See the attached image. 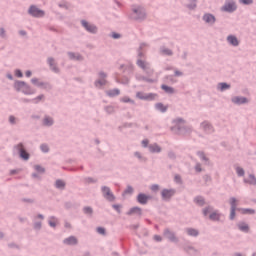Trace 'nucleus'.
I'll list each match as a JSON object with an SVG mask.
<instances>
[{
	"label": "nucleus",
	"instance_id": "nucleus-1",
	"mask_svg": "<svg viewBox=\"0 0 256 256\" xmlns=\"http://www.w3.org/2000/svg\"><path fill=\"white\" fill-rule=\"evenodd\" d=\"M14 89H16V91H22V93H24V95H33V93H35V91L33 89H31V86L26 84L25 81L17 80L14 83Z\"/></svg>",
	"mask_w": 256,
	"mask_h": 256
},
{
	"label": "nucleus",
	"instance_id": "nucleus-2",
	"mask_svg": "<svg viewBox=\"0 0 256 256\" xmlns=\"http://www.w3.org/2000/svg\"><path fill=\"white\" fill-rule=\"evenodd\" d=\"M145 17H147V14L145 13V9L143 7L138 6L137 8L132 9L130 18L134 21H143Z\"/></svg>",
	"mask_w": 256,
	"mask_h": 256
},
{
	"label": "nucleus",
	"instance_id": "nucleus-3",
	"mask_svg": "<svg viewBox=\"0 0 256 256\" xmlns=\"http://www.w3.org/2000/svg\"><path fill=\"white\" fill-rule=\"evenodd\" d=\"M174 123H176V125L172 129H177L181 135H185V133H190L191 128L189 126H185V121L183 119L178 118L174 120Z\"/></svg>",
	"mask_w": 256,
	"mask_h": 256
},
{
	"label": "nucleus",
	"instance_id": "nucleus-4",
	"mask_svg": "<svg viewBox=\"0 0 256 256\" xmlns=\"http://www.w3.org/2000/svg\"><path fill=\"white\" fill-rule=\"evenodd\" d=\"M136 65H138V67H140V69H143L144 72L147 75H153L154 70L153 68H151V64H149V62L142 60L141 58H139L136 62Z\"/></svg>",
	"mask_w": 256,
	"mask_h": 256
},
{
	"label": "nucleus",
	"instance_id": "nucleus-5",
	"mask_svg": "<svg viewBox=\"0 0 256 256\" xmlns=\"http://www.w3.org/2000/svg\"><path fill=\"white\" fill-rule=\"evenodd\" d=\"M15 149L17 153L20 155L21 159H24V161L29 160V153L27 150H25V146H23V143H19L18 145L15 146Z\"/></svg>",
	"mask_w": 256,
	"mask_h": 256
},
{
	"label": "nucleus",
	"instance_id": "nucleus-6",
	"mask_svg": "<svg viewBox=\"0 0 256 256\" xmlns=\"http://www.w3.org/2000/svg\"><path fill=\"white\" fill-rule=\"evenodd\" d=\"M95 87L101 89L104 85H107V73L101 71L99 72V79L94 83Z\"/></svg>",
	"mask_w": 256,
	"mask_h": 256
},
{
	"label": "nucleus",
	"instance_id": "nucleus-7",
	"mask_svg": "<svg viewBox=\"0 0 256 256\" xmlns=\"http://www.w3.org/2000/svg\"><path fill=\"white\" fill-rule=\"evenodd\" d=\"M29 15H31L32 17H45V11L39 9L37 6L35 5H31L29 10H28Z\"/></svg>",
	"mask_w": 256,
	"mask_h": 256
},
{
	"label": "nucleus",
	"instance_id": "nucleus-8",
	"mask_svg": "<svg viewBox=\"0 0 256 256\" xmlns=\"http://www.w3.org/2000/svg\"><path fill=\"white\" fill-rule=\"evenodd\" d=\"M81 24H82V27H84V29L88 31V33H93V34L97 33V26H95L94 24H90L86 20H82Z\"/></svg>",
	"mask_w": 256,
	"mask_h": 256
},
{
	"label": "nucleus",
	"instance_id": "nucleus-9",
	"mask_svg": "<svg viewBox=\"0 0 256 256\" xmlns=\"http://www.w3.org/2000/svg\"><path fill=\"white\" fill-rule=\"evenodd\" d=\"M136 97L138 99H142L144 101H153V99H155V97H157V94H153V93L144 94L143 92H137Z\"/></svg>",
	"mask_w": 256,
	"mask_h": 256
},
{
	"label": "nucleus",
	"instance_id": "nucleus-10",
	"mask_svg": "<svg viewBox=\"0 0 256 256\" xmlns=\"http://www.w3.org/2000/svg\"><path fill=\"white\" fill-rule=\"evenodd\" d=\"M237 9V5L235 2H228L222 7V11H226L227 13H233Z\"/></svg>",
	"mask_w": 256,
	"mask_h": 256
},
{
	"label": "nucleus",
	"instance_id": "nucleus-11",
	"mask_svg": "<svg viewBox=\"0 0 256 256\" xmlns=\"http://www.w3.org/2000/svg\"><path fill=\"white\" fill-rule=\"evenodd\" d=\"M102 193L108 201H115V196H113V193L111 192V189L109 187H103Z\"/></svg>",
	"mask_w": 256,
	"mask_h": 256
},
{
	"label": "nucleus",
	"instance_id": "nucleus-12",
	"mask_svg": "<svg viewBox=\"0 0 256 256\" xmlns=\"http://www.w3.org/2000/svg\"><path fill=\"white\" fill-rule=\"evenodd\" d=\"M232 103H235V105H245V103H249V100L243 96H235L232 98Z\"/></svg>",
	"mask_w": 256,
	"mask_h": 256
},
{
	"label": "nucleus",
	"instance_id": "nucleus-13",
	"mask_svg": "<svg viewBox=\"0 0 256 256\" xmlns=\"http://www.w3.org/2000/svg\"><path fill=\"white\" fill-rule=\"evenodd\" d=\"M48 65L54 73H59V68L57 67V63H55V58L49 57L47 59Z\"/></svg>",
	"mask_w": 256,
	"mask_h": 256
},
{
	"label": "nucleus",
	"instance_id": "nucleus-14",
	"mask_svg": "<svg viewBox=\"0 0 256 256\" xmlns=\"http://www.w3.org/2000/svg\"><path fill=\"white\" fill-rule=\"evenodd\" d=\"M203 21H205V23H208V25H214L216 18L213 14H204L203 16Z\"/></svg>",
	"mask_w": 256,
	"mask_h": 256
},
{
	"label": "nucleus",
	"instance_id": "nucleus-15",
	"mask_svg": "<svg viewBox=\"0 0 256 256\" xmlns=\"http://www.w3.org/2000/svg\"><path fill=\"white\" fill-rule=\"evenodd\" d=\"M148 149L150 153H161V147L157 144H149Z\"/></svg>",
	"mask_w": 256,
	"mask_h": 256
},
{
	"label": "nucleus",
	"instance_id": "nucleus-16",
	"mask_svg": "<svg viewBox=\"0 0 256 256\" xmlns=\"http://www.w3.org/2000/svg\"><path fill=\"white\" fill-rule=\"evenodd\" d=\"M227 41H228V43H230V45H233V47L239 46V40L233 35H229L227 37Z\"/></svg>",
	"mask_w": 256,
	"mask_h": 256
},
{
	"label": "nucleus",
	"instance_id": "nucleus-17",
	"mask_svg": "<svg viewBox=\"0 0 256 256\" xmlns=\"http://www.w3.org/2000/svg\"><path fill=\"white\" fill-rule=\"evenodd\" d=\"M201 127L206 133H211L213 131V126H211V123L207 121L203 122Z\"/></svg>",
	"mask_w": 256,
	"mask_h": 256
},
{
	"label": "nucleus",
	"instance_id": "nucleus-18",
	"mask_svg": "<svg viewBox=\"0 0 256 256\" xmlns=\"http://www.w3.org/2000/svg\"><path fill=\"white\" fill-rule=\"evenodd\" d=\"M77 238L75 236H70L64 239L65 245H77Z\"/></svg>",
	"mask_w": 256,
	"mask_h": 256
},
{
	"label": "nucleus",
	"instance_id": "nucleus-19",
	"mask_svg": "<svg viewBox=\"0 0 256 256\" xmlns=\"http://www.w3.org/2000/svg\"><path fill=\"white\" fill-rule=\"evenodd\" d=\"M138 203H141V205H145L147 201H149V196L145 194H139L137 197Z\"/></svg>",
	"mask_w": 256,
	"mask_h": 256
},
{
	"label": "nucleus",
	"instance_id": "nucleus-20",
	"mask_svg": "<svg viewBox=\"0 0 256 256\" xmlns=\"http://www.w3.org/2000/svg\"><path fill=\"white\" fill-rule=\"evenodd\" d=\"M120 94H121V90L117 88L106 91V95H108V97H117Z\"/></svg>",
	"mask_w": 256,
	"mask_h": 256
},
{
	"label": "nucleus",
	"instance_id": "nucleus-21",
	"mask_svg": "<svg viewBox=\"0 0 256 256\" xmlns=\"http://www.w3.org/2000/svg\"><path fill=\"white\" fill-rule=\"evenodd\" d=\"M68 57L74 61H83V56H81V54H75L73 52H68Z\"/></svg>",
	"mask_w": 256,
	"mask_h": 256
},
{
	"label": "nucleus",
	"instance_id": "nucleus-22",
	"mask_svg": "<svg viewBox=\"0 0 256 256\" xmlns=\"http://www.w3.org/2000/svg\"><path fill=\"white\" fill-rule=\"evenodd\" d=\"M173 195H175V191H173V190H163L162 191L163 199H170V197H173Z\"/></svg>",
	"mask_w": 256,
	"mask_h": 256
},
{
	"label": "nucleus",
	"instance_id": "nucleus-23",
	"mask_svg": "<svg viewBox=\"0 0 256 256\" xmlns=\"http://www.w3.org/2000/svg\"><path fill=\"white\" fill-rule=\"evenodd\" d=\"M161 89H163V91H165V93H168L169 95H173V93H175V89L173 87L167 86L165 84L161 86Z\"/></svg>",
	"mask_w": 256,
	"mask_h": 256
},
{
	"label": "nucleus",
	"instance_id": "nucleus-24",
	"mask_svg": "<svg viewBox=\"0 0 256 256\" xmlns=\"http://www.w3.org/2000/svg\"><path fill=\"white\" fill-rule=\"evenodd\" d=\"M245 183H248L249 185H256V178L253 175H249L247 178L244 179Z\"/></svg>",
	"mask_w": 256,
	"mask_h": 256
},
{
	"label": "nucleus",
	"instance_id": "nucleus-25",
	"mask_svg": "<svg viewBox=\"0 0 256 256\" xmlns=\"http://www.w3.org/2000/svg\"><path fill=\"white\" fill-rule=\"evenodd\" d=\"M238 211L240 213H242V215H253L255 213V210H253V209H245V208H240V209H238Z\"/></svg>",
	"mask_w": 256,
	"mask_h": 256
},
{
	"label": "nucleus",
	"instance_id": "nucleus-26",
	"mask_svg": "<svg viewBox=\"0 0 256 256\" xmlns=\"http://www.w3.org/2000/svg\"><path fill=\"white\" fill-rule=\"evenodd\" d=\"M43 125H45L46 127H51V125H53V118L45 116Z\"/></svg>",
	"mask_w": 256,
	"mask_h": 256
},
{
	"label": "nucleus",
	"instance_id": "nucleus-27",
	"mask_svg": "<svg viewBox=\"0 0 256 256\" xmlns=\"http://www.w3.org/2000/svg\"><path fill=\"white\" fill-rule=\"evenodd\" d=\"M155 108L158 110V111H161V113H165L167 111V106L163 105V103H157L155 105Z\"/></svg>",
	"mask_w": 256,
	"mask_h": 256
},
{
	"label": "nucleus",
	"instance_id": "nucleus-28",
	"mask_svg": "<svg viewBox=\"0 0 256 256\" xmlns=\"http://www.w3.org/2000/svg\"><path fill=\"white\" fill-rule=\"evenodd\" d=\"M221 217V214L217 213V212H212L209 216V218L211 219V221H219Z\"/></svg>",
	"mask_w": 256,
	"mask_h": 256
},
{
	"label": "nucleus",
	"instance_id": "nucleus-29",
	"mask_svg": "<svg viewBox=\"0 0 256 256\" xmlns=\"http://www.w3.org/2000/svg\"><path fill=\"white\" fill-rule=\"evenodd\" d=\"M218 89H220V91H225V89H231V85L222 82L218 84Z\"/></svg>",
	"mask_w": 256,
	"mask_h": 256
},
{
	"label": "nucleus",
	"instance_id": "nucleus-30",
	"mask_svg": "<svg viewBox=\"0 0 256 256\" xmlns=\"http://www.w3.org/2000/svg\"><path fill=\"white\" fill-rule=\"evenodd\" d=\"M240 231H244V233H249V225L245 224V223H240L238 225Z\"/></svg>",
	"mask_w": 256,
	"mask_h": 256
},
{
	"label": "nucleus",
	"instance_id": "nucleus-31",
	"mask_svg": "<svg viewBox=\"0 0 256 256\" xmlns=\"http://www.w3.org/2000/svg\"><path fill=\"white\" fill-rule=\"evenodd\" d=\"M187 233L191 237H197L199 235V232L196 229H193V228L187 229Z\"/></svg>",
	"mask_w": 256,
	"mask_h": 256
},
{
	"label": "nucleus",
	"instance_id": "nucleus-32",
	"mask_svg": "<svg viewBox=\"0 0 256 256\" xmlns=\"http://www.w3.org/2000/svg\"><path fill=\"white\" fill-rule=\"evenodd\" d=\"M59 223V220H57V218L55 217H51L49 219V225L50 227H57V224Z\"/></svg>",
	"mask_w": 256,
	"mask_h": 256
},
{
	"label": "nucleus",
	"instance_id": "nucleus-33",
	"mask_svg": "<svg viewBox=\"0 0 256 256\" xmlns=\"http://www.w3.org/2000/svg\"><path fill=\"white\" fill-rule=\"evenodd\" d=\"M161 53L162 55H168V56L173 55V51L169 48H161Z\"/></svg>",
	"mask_w": 256,
	"mask_h": 256
},
{
	"label": "nucleus",
	"instance_id": "nucleus-34",
	"mask_svg": "<svg viewBox=\"0 0 256 256\" xmlns=\"http://www.w3.org/2000/svg\"><path fill=\"white\" fill-rule=\"evenodd\" d=\"M137 213L138 215H141V208L135 207L130 209V211L128 212V215H133Z\"/></svg>",
	"mask_w": 256,
	"mask_h": 256
},
{
	"label": "nucleus",
	"instance_id": "nucleus-35",
	"mask_svg": "<svg viewBox=\"0 0 256 256\" xmlns=\"http://www.w3.org/2000/svg\"><path fill=\"white\" fill-rule=\"evenodd\" d=\"M31 83L33 85H36L37 87H43V82H39V79H37V78H32Z\"/></svg>",
	"mask_w": 256,
	"mask_h": 256
},
{
	"label": "nucleus",
	"instance_id": "nucleus-36",
	"mask_svg": "<svg viewBox=\"0 0 256 256\" xmlns=\"http://www.w3.org/2000/svg\"><path fill=\"white\" fill-rule=\"evenodd\" d=\"M121 101H122V103H132V105H135V101L127 96L121 98Z\"/></svg>",
	"mask_w": 256,
	"mask_h": 256
},
{
	"label": "nucleus",
	"instance_id": "nucleus-37",
	"mask_svg": "<svg viewBox=\"0 0 256 256\" xmlns=\"http://www.w3.org/2000/svg\"><path fill=\"white\" fill-rule=\"evenodd\" d=\"M195 201L200 207H203V205H205V200L202 197L195 198Z\"/></svg>",
	"mask_w": 256,
	"mask_h": 256
},
{
	"label": "nucleus",
	"instance_id": "nucleus-38",
	"mask_svg": "<svg viewBox=\"0 0 256 256\" xmlns=\"http://www.w3.org/2000/svg\"><path fill=\"white\" fill-rule=\"evenodd\" d=\"M230 205H231V209H237V199L231 198Z\"/></svg>",
	"mask_w": 256,
	"mask_h": 256
},
{
	"label": "nucleus",
	"instance_id": "nucleus-39",
	"mask_svg": "<svg viewBox=\"0 0 256 256\" xmlns=\"http://www.w3.org/2000/svg\"><path fill=\"white\" fill-rule=\"evenodd\" d=\"M56 187H57V189H63V187H65V182L62 180H57Z\"/></svg>",
	"mask_w": 256,
	"mask_h": 256
},
{
	"label": "nucleus",
	"instance_id": "nucleus-40",
	"mask_svg": "<svg viewBox=\"0 0 256 256\" xmlns=\"http://www.w3.org/2000/svg\"><path fill=\"white\" fill-rule=\"evenodd\" d=\"M40 149H41V151H42L43 153H49V145H47V144H42V145L40 146Z\"/></svg>",
	"mask_w": 256,
	"mask_h": 256
},
{
	"label": "nucleus",
	"instance_id": "nucleus-41",
	"mask_svg": "<svg viewBox=\"0 0 256 256\" xmlns=\"http://www.w3.org/2000/svg\"><path fill=\"white\" fill-rule=\"evenodd\" d=\"M236 173H237V175H239V177H243V175H245V170H243V168H241V167H237Z\"/></svg>",
	"mask_w": 256,
	"mask_h": 256
},
{
	"label": "nucleus",
	"instance_id": "nucleus-42",
	"mask_svg": "<svg viewBox=\"0 0 256 256\" xmlns=\"http://www.w3.org/2000/svg\"><path fill=\"white\" fill-rule=\"evenodd\" d=\"M198 156L200 157V159L202 161H208L209 159L207 158V156H205L204 152H198Z\"/></svg>",
	"mask_w": 256,
	"mask_h": 256
},
{
	"label": "nucleus",
	"instance_id": "nucleus-43",
	"mask_svg": "<svg viewBox=\"0 0 256 256\" xmlns=\"http://www.w3.org/2000/svg\"><path fill=\"white\" fill-rule=\"evenodd\" d=\"M193 4H188V9H195L197 7V0H191Z\"/></svg>",
	"mask_w": 256,
	"mask_h": 256
},
{
	"label": "nucleus",
	"instance_id": "nucleus-44",
	"mask_svg": "<svg viewBox=\"0 0 256 256\" xmlns=\"http://www.w3.org/2000/svg\"><path fill=\"white\" fill-rule=\"evenodd\" d=\"M212 211H213V208H211V207L205 208L203 210V215H205V217H206V215H209V213H211Z\"/></svg>",
	"mask_w": 256,
	"mask_h": 256
},
{
	"label": "nucleus",
	"instance_id": "nucleus-45",
	"mask_svg": "<svg viewBox=\"0 0 256 256\" xmlns=\"http://www.w3.org/2000/svg\"><path fill=\"white\" fill-rule=\"evenodd\" d=\"M17 118H15V116H10L9 117V123H11V125H15L17 122Z\"/></svg>",
	"mask_w": 256,
	"mask_h": 256
},
{
	"label": "nucleus",
	"instance_id": "nucleus-46",
	"mask_svg": "<svg viewBox=\"0 0 256 256\" xmlns=\"http://www.w3.org/2000/svg\"><path fill=\"white\" fill-rule=\"evenodd\" d=\"M105 109L107 113H115V108L113 106H107Z\"/></svg>",
	"mask_w": 256,
	"mask_h": 256
},
{
	"label": "nucleus",
	"instance_id": "nucleus-47",
	"mask_svg": "<svg viewBox=\"0 0 256 256\" xmlns=\"http://www.w3.org/2000/svg\"><path fill=\"white\" fill-rule=\"evenodd\" d=\"M42 87H43V89H47L48 91L52 89V86H51V84H49V83H44V82H43Z\"/></svg>",
	"mask_w": 256,
	"mask_h": 256
},
{
	"label": "nucleus",
	"instance_id": "nucleus-48",
	"mask_svg": "<svg viewBox=\"0 0 256 256\" xmlns=\"http://www.w3.org/2000/svg\"><path fill=\"white\" fill-rule=\"evenodd\" d=\"M240 3H243V5H251L253 4V0H240Z\"/></svg>",
	"mask_w": 256,
	"mask_h": 256
},
{
	"label": "nucleus",
	"instance_id": "nucleus-49",
	"mask_svg": "<svg viewBox=\"0 0 256 256\" xmlns=\"http://www.w3.org/2000/svg\"><path fill=\"white\" fill-rule=\"evenodd\" d=\"M84 213L91 215V213H93V209H91V207H86L84 208Z\"/></svg>",
	"mask_w": 256,
	"mask_h": 256
},
{
	"label": "nucleus",
	"instance_id": "nucleus-50",
	"mask_svg": "<svg viewBox=\"0 0 256 256\" xmlns=\"http://www.w3.org/2000/svg\"><path fill=\"white\" fill-rule=\"evenodd\" d=\"M235 211H237V208H231L230 219H235Z\"/></svg>",
	"mask_w": 256,
	"mask_h": 256
},
{
	"label": "nucleus",
	"instance_id": "nucleus-51",
	"mask_svg": "<svg viewBox=\"0 0 256 256\" xmlns=\"http://www.w3.org/2000/svg\"><path fill=\"white\" fill-rule=\"evenodd\" d=\"M36 171H38V173H45V168L41 167V166H35Z\"/></svg>",
	"mask_w": 256,
	"mask_h": 256
},
{
	"label": "nucleus",
	"instance_id": "nucleus-52",
	"mask_svg": "<svg viewBox=\"0 0 256 256\" xmlns=\"http://www.w3.org/2000/svg\"><path fill=\"white\" fill-rule=\"evenodd\" d=\"M142 147H144V148L149 147V140L148 139H144L142 141Z\"/></svg>",
	"mask_w": 256,
	"mask_h": 256
},
{
	"label": "nucleus",
	"instance_id": "nucleus-53",
	"mask_svg": "<svg viewBox=\"0 0 256 256\" xmlns=\"http://www.w3.org/2000/svg\"><path fill=\"white\" fill-rule=\"evenodd\" d=\"M15 75H16V77L21 78V77H23V72H21V70L17 69V70L15 71Z\"/></svg>",
	"mask_w": 256,
	"mask_h": 256
},
{
	"label": "nucleus",
	"instance_id": "nucleus-54",
	"mask_svg": "<svg viewBox=\"0 0 256 256\" xmlns=\"http://www.w3.org/2000/svg\"><path fill=\"white\" fill-rule=\"evenodd\" d=\"M112 38L113 39H121V34H119V33H112Z\"/></svg>",
	"mask_w": 256,
	"mask_h": 256
},
{
	"label": "nucleus",
	"instance_id": "nucleus-55",
	"mask_svg": "<svg viewBox=\"0 0 256 256\" xmlns=\"http://www.w3.org/2000/svg\"><path fill=\"white\" fill-rule=\"evenodd\" d=\"M124 193H125V194H127V193H129V194L133 193V187L128 186Z\"/></svg>",
	"mask_w": 256,
	"mask_h": 256
},
{
	"label": "nucleus",
	"instance_id": "nucleus-56",
	"mask_svg": "<svg viewBox=\"0 0 256 256\" xmlns=\"http://www.w3.org/2000/svg\"><path fill=\"white\" fill-rule=\"evenodd\" d=\"M168 157H169V159H177V157L175 156V154H174V152H169L168 153Z\"/></svg>",
	"mask_w": 256,
	"mask_h": 256
},
{
	"label": "nucleus",
	"instance_id": "nucleus-57",
	"mask_svg": "<svg viewBox=\"0 0 256 256\" xmlns=\"http://www.w3.org/2000/svg\"><path fill=\"white\" fill-rule=\"evenodd\" d=\"M97 231H98V233H100V235H105V228L99 227V228H97Z\"/></svg>",
	"mask_w": 256,
	"mask_h": 256
},
{
	"label": "nucleus",
	"instance_id": "nucleus-58",
	"mask_svg": "<svg viewBox=\"0 0 256 256\" xmlns=\"http://www.w3.org/2000/svg\"><path fill=\"white\" fill-rule=\"evenodd\" d=\"M174 75H175V77H181V75H183V72H181V71H179V70H176V71L174 72Z\"/></svg>",
	"mask_w": 256,
	"mask_h": 256
},
{
	"label": "nucleus",
	"instance_id": "nucleus-59",
	"mask_svg": "<svg viewBox=\"0 0 256 256\" xmlns=\"http://www.w3.org/2000/svg\"><path fill=\"white\" fill-rule=\"evenodd\" d=\"M143 81H146L147 83H155V80L149 79V78H143Z\"/></svg>",
	"mask_w": 256,
	"mask_h": 256
},
{
	"label": "nucleus",
	"instance_id": "nucleus-60",
	"mask_svg": "<svg viewBox=\"0 0 256 256\" xmlns=\"http://www.w3.org/2000/svg\"><path fill=\"white\" fill-rule=\"evenodd\" d=\"M0 37H5V29L4 28L0 29Z\"/></svg>",
	"mask_w": 256,
	"mask_h": 256
},
{
	"label": "nucleus",
	"instance_id": "nucleus-61",
	"mask_svg": "<svg viewBox=\"0 0 256 256\" xmlns=\"http://www.w3.org/2000/svg\"><path fill=\"white\" fill-rule=\"evenodd\" d=\"M152 191H158L159 190V186L158 185H153L151 187Z\"/></svg>",
	"mask_w": 256,
	"mask_h": 256
},
{
	"label": "nucleus",
	"instance_id": "nucleus-62",
	"mask_svg": "<svg viewBox=\"0 0 256 256\" xmlns=\"http://www.w3.org/2000/svg\"><path fill=\"white\" fill-rule=\"evenodd\" d=\"M32 74L31 70H27L25 73L26 77H31Z\"/></svg>",
	"mask_w": 256,
	"mask_h": 256
},
{
	"label": "nucleus",
	"instance_id": "nucleus-63",
	"mask_svg": "<svg viewBox=\"0 0 256 256\" xmlns=\"http://www.w3.org/2000/svg\"><path fill=\"white\" fill-rule=\"evenodd\" d=\"M19 35H22L23 37H25V35H27V32L24 30H20Z\"/></svg>",
	"mask_w": 256,
	"mask_h": 256
},
{
	"label": "nucleus",
	"instance_id": "nucleus-64",
	"mask_svg": "<svg viewBox=\"0 0 256 256\" xmlns=\"http://www.w3.org/2000/svg\"><path fill=\"white\" fill-rule=\"evenodd\" d=\"M135 157H137V159H142V157H141V153H139V152H135Z\"/></svg>",
	"mask_w": 256,
	"mask_h": 256
}]
</instances>
